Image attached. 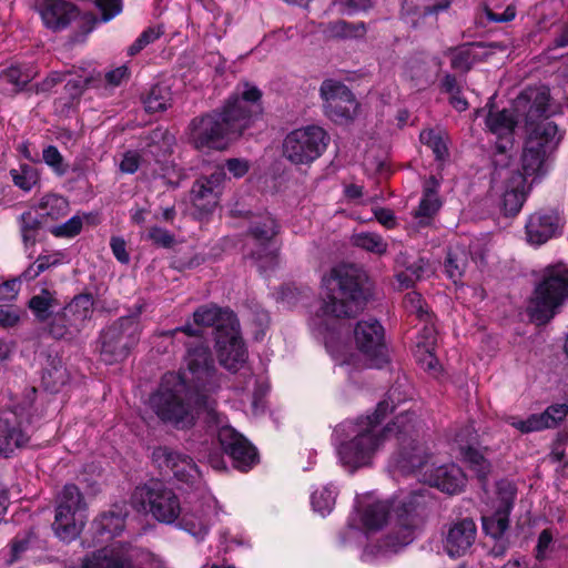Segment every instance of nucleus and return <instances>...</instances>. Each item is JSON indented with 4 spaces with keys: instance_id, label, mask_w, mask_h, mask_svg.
<instances>
[{
    "instance_id": "nucleus-46",
    "label": "nucleus",
    "mask_w": 568,
    "mask_h": 568,
    "mask_svg": "<svg viewBox=\"0 0 568 568\" xmlns=\"http://www.w3.org/2000/svg\"><path fill=\"white\" fill-rule=\"evenodd\" d=\"M404 307L408 313L416 314L418 318L425 321V325L429 326V314L419 293L408 292L404 297Z\"/></svg>"
},
{
    "instance_id": "nucleus-22",
    "label": "nucleus",
    "mask_w": 568,
    "mask_h": 568,
    "mask_svg": "<svg viewBox=\"0 0 568 568\" xmlns=\"http://www.w3.org/2000/svg\"><path fill=\"white\" fill-rule=\"evenodd\" d=\"M525 229L527 243L540 246L562 233L564 219L556 210L538 211L528 217Z\"/></svg>"
},
{
    "instance_id": "nucleus-40",
    "label": "nucleus",
    "mask_w": 568,
    "mask_h": 568,
    "mask_svg": "<svg viewBox=\"0 0 568 568\" xmlns=\"http://www.w3.org/2000/svg\"><path fill=\"white\" fill-rule=\"evenodd\" d=\"M420 142L428 146L437 160H444L447 155V143L442 130H424L419 135Z\"/></svg>"
},
{
    "instance_id": "nucleus-43",
    "label": "nucleus",
    "mask_w": 568,
    "mask_h": 568,
    "mask_svg": "<svg viewBox=\"0 0 568 568\" xmlns=\"http://www.w3.org/2000/svg\"><path fill=\"white\" fill-rule=\"evenodd\" d=\"M427 263L424 258H419L409 265L405 271L396 275L397 282L400 287L408 288L415 284L416 281L422 278L426 272Z\"/></svg>"
},
{
    "instance_id": "nucleus-7",
    "label": "nucleus",
    "mask_w": 568,
    "mask_h": 568,
    "mask_svg": "<svg viewBox=\"0 0 568 568\" xmlns=\"http://www.w3.org/2000/svg\"><path fill=\"white\" fill-rule=\"evenodd\" d=\"M566 298H568V266L562 262L548 265L542 271L541 281L530 301V314L536 321H548Z\"/></svg>"
},
{
    "instance_id": "nucleus-4",
    "label": "nucleus",
    "mask_w": 568,
    "mask_h": 568,
    "mask_svg": "<svg viewBox=\"0 0 568 568\" xmlns=\"http://www.w3.org/2000/svg\"><path fill=\"white\" fill-rule=\"evenodd\" d=\"M428 500L425 489L400 491L390 500H379L371 493L358 496L347 532H355L354 525L365 530L361 560L382 562L412 544Z\"/></svg>"
},
{
    "instance_id": "nucleus-24",
    "label": "nucleus",
    "mask_w": 568,
    "mask_h": 568,
    "mask_svg": "<svg viewBox=\"0 0 568 568\" xmlns=\"http://www.w3.org/2000/svg\"><path fill=\"white\" fill-rule=\"evenodd\" d=\"M477 433L473 425L466 426L458 432L454 438V445L459 452V455L469 467L477 474L479 478H484L490 468L488 460L476 448L478 444Z\"/></svg>"
},
{
    "instance_id": "nucleus-47",
    "label": "nucleus",
    "mask_w": 568,
    "mask_h": 568,
    "mask_svg": "<svg viewBox=\"0 0 568 568\" xmlns=\"http://www.w3.org/2000/svg\"><path fill=\"white\" fill-rule=\"evenodd\" d=\"M63 258V254L60 252L53 254L41 255L38 257L34 265L30 266L24 272V277L27 280H33L39 274L48 270L49 267L59 264Z\"/></svg>"
},
{
    "instance_id": "nucleus-17",
    "label": "nucleus",
    "mask_w": 568,
    "mask_h": 568,
    "mask_svg": "<svg viewBox=\"0 0 568 568\" xmlns=\"http://www.w3.org/2000/svg\"><path fill=\"white\" fill-rule=\"evenodd\" d=\"M326 115L334 122L351 121L357 113L358 103L349 89L335 80H325L321 85Z\"/></svg>"
},
{
    "instance_id": "nucleus-15",
    "label": "nucleus",
    "mask_w": 568,
    "mask_h": 568,
    "mask_svg": "<svg viewBox=\"0 0 568 568\" xmlns=\"http://www.w3.org/2000/svg\"><path fill=\"white\" fill-rule=\"evenodd\" d=\"M513 109L524 125L549 120L560 111L559 106L551 101L549 89L545 85L523 90L514 100Z\"/></svg>"
},
{
    "instance_id": "nucleus-8",
    "label": "nucleus",
    "mask_w": 568,
    "mask_h": 568,
    "mask_svg": "<svg viewBox=\"0 0 568 568\" xmlns=\"http://www.w3.org/2000/svg\"><path fill=\"white\" fill-rule=\"evenodd\" d=\"M222 511V507L210 489L203 488L190 494L185 507L181 509L176 526L197 541H202Z\"/></svg>"
},
{
    "instance_id": "nucleus-58",
    "label": "nucleus",
    "mask_w": 568,
    "mask_h": 568,
    "mask_svg": "<svg viewBox=\"0 0 568 568\" xmlns=\"http://www.w3.org/2000/svg\"><path fill=\"white\" fill-rule=\"evenodd\" d=\"M129 77V69L126 65H120L105 73V81L111 87H118L121 82Z\"/></svg>"
},
{
    "instance_id": "nucleus-25",
    "label": "nucleus",
    "mask_w": 568,
    "mask_h": 568,
    "mask_svg": "<svg viewBox=\"0 0 568 568\" xmlns=\"http://www.w3.org/2000/svg\"><path fill=\"white\" fill-rule=\"evenodd\" d=\"M477 527L473 519L465 518L450 526L444 539V549L452 558L467 554L476 540Z\"/></svg>"
},
{
    "instance_id": "nucleus-30",
    "label": "nucleus",
    "mask_w": 568,
    "mask_h": 568,
    "mask_svg": "<svg viewBox=\"0 0 568 568\" xmlns=\"http://www.w3.org/2000/svg\"><path fill=\"white\" fill-rule=\"evenodd\" d=\"M93 313V300L90 295L75 296L62 311L60 320H68L73 332H80Z\"/></svg>"
},
{
    "instance_id": "nucleus-33",
    "label": "nucleus",
    "mask_w": 568,
    "mask_h": 568,
    "mask_svg": "<svg viewBox=\"0 0 568 568\" xmlns=\"http://www.w3.org/2000/svg\"><path fill=\"white\" fill-rule=\"evenodd\" d=\"M58 306L59 303L54 293L48 290H42L40 294L34 295L29 302L31 312L41 322L49 320Z\"/></svg>"
},
{
    "instance_id": "nucleus-11",
    "label": "nucleus",
    "mask_w": 568,
    "mask_h": 568,
    "mask_svg": "<svg viewBox=\"0 0 568 568\" xmlns=\"http://www.w3.org/2000/svg\"><path fill=\"white\" fill-rule=\"evenodd\" d=\"M329 136L318 125H306L291 131L283 141V155L294 165H310L326 150Z\"/></svg>"
},
{
    "instance_id": "nucleus-29",
    "label": "nucleus",
    "mask_w": 568,
    "mask_h": 568,
    "mask_svg": "<svg viewBox=\"0 0 568 568\" xmlns=\"http://www.w3.org/2000/svg\"><path fill=\"white\" fill-rule=\"evenodd\" d=\"M440 205L442 202L438 196V182L435 178H430L424 186L423 196L414 213L417 226L423 227L428 225Z\"/></svg>"
},
{
    "instance_id": "nucleus-50",
    "label": "nucleus",
    "mask_w": 568,
    "mask_h": 568,
    "mask_svg": "<svg viewBox=\"0 0 568 568\" xmlns=\"http://www.w3.org/2000/svg\"><path fill=\"white\" fill-rule=\"evenodd\" d=\"M43 161L50 166L53 172L58 175H63L67 172V165L63 162V156L60 151L53 146L49 145L43 150Z\"/></svg>"
},
{
    "instance_id": "nucleus-48",
    "label": "nucleus",
    "mask_w": 568,
    "mask_h": 568,
    "mask_svg": "<svg viewBox=\"0 0 568 568\" xmlns=\"http://www.w3.org/2000/svg\"><path fill=\"white\" fill-rule=\"evenodd\" d=\"M244 393H252V410L254 414L263 410V396L266 393V388L263 385L257 384L254 376L250 375L245 381V386L242 388Z\"/></svg>"
},
{
    "instance_id": "nucleus-23",
    "label": "nucleus",
    "mask_w": 568,
    "mask_h": 568,
    "mask_svg": "<svg viewBox=\"0 0 568 568\" xmlns=\"http://www.w3.org/2000/svg\"><path fill=\"white\" fill-rule=\"evenodd\" d=\"M225 180L226 174L223 168H216L211 175L197 179L191 190L194 206L205 213L215 209Z\"/></svg>"
},
{
    "instance_id": "nucleus-9",
    "label": "nucleus",
    "mask_w": 568,
    "mask_h": 568,
    "mask_svg": "<svg viewBox=\"0 0 568 568\" xmlns=\"http://www.w3.org/2000/svg\"><path fill=\"white\" fill-rule=\"evenodd\" d=\"M131 504L136 510L150 514L155 520L166 525L176 523L182 509L176 494L155 480L138 486L132 494Z\"/></svg>"
},
{
    "instance_id": "nucleus-57",
    "label": "nucleus",
    "mask_w": 568,
    "mask_h": 568,
    "mask_svg": "<svg viewBox=\"0 0 568 568\" xmlns=\"http://www.w3.org/2000/svg\"><path fill=\"white\" fill-rule=\"evenodd\" d=\"M149 239L152 240L155 244L161 245L163 247H169L173 244V236L169 231L161 227H152L149 231Z\"/></svg>"
},
{
    "instance_id": "nucleus-14",
    "label": "nucleus",
    "mask_w": 568,
    "mask_h": 568,
    "mask_svg": "<svg viewBox=\"0 0 568 568\" xmlns=\"http://www.w3.org/2000/svg\"><path fill=\"white\" fill-rule=\"evenodd\" d=\"M515 485L506 479L499 480L494 495L486 503L481 514L483 530L494 539L501 538L509 528V516L516 499Z\"/></svg>"
},
{
    "instance_id": "nucleus-55",
    "label": "nucleus",
    "mask_w": 568,
    "mask_h": 568,
    "mask_svg": "<svg viewBox=\"0 0 568 568\" xmlns=\"http://www.w3.org/2000/svg\"><path fill=\"white\" fill-rule=\"evenodd\" d=\"M102 13V21L106 22L119 14L122 10L121 0H95Z\"/></svg>"
},
{
    "instance_id": "nucleus-51",
    "label": "nucleus",
    "mask_w": 568,
    "mask_h": 568,
    "mask_svg": "<svg viewBox=\"0 0 568 568\" xmlns=\"http://www.w3.org/2000/svg\"><path fill=\"white\" fill-rule=\"evenodd\" d=\"M555 550L554 536L549 529H545L540 532L536 546V558L538 560H545L550 558Z\"/></svg>"
},
{
    "instance_id": "nucleus-37",
    "label": "nucleus",
    "mask_w": 568,
    "mask_h": 568,
    "mask_svg": "<svg viewBox=\"0 0 568 568\" xmlns=\"http://www.w3.org/2000/svg\"><path fill=\"white\" fill-rule=\"evenodd\" d=\"M352 242L356 247L376 255L385 254L388 247L387 242L374 232L356 233L353 235Z\"/></svg>"
},
{
    "instance_id": "nucleus-5",
    "label": "nucleus",
    "mask_w": 568,
    "mask_h": 568,
    "mask_svg": "<svg viewBox=\"0 0 568 568\" xmlns=\"http://www.w3.org/2000/svg\"><path fill=\"white\" fill-rule=\"evenodd\" d=\"M261 91L250 83L236 89L221 113L195 118L189 125V141L200 151L225 150L261 112Z\"/></svg>"
},
{
    "instance_id": "nucleus-21",
    "label": "nucleus",
    "mask_w": 568,
    "mask_h": 568,
    "mask_svg": "<svg viewBox=\"0 0 568 568\" xmlns=\"http://www.w3.org/2000/svg\"><path fill=\"white\" fill-rule=\"evenodd\" d=\"M136 550L124 544H112L85 556L79 565L65 568H133Z\"/></svg>"
},
{
    "instance_id": "nucleus-18",
    "label": "nucleus",
    "mask_w": 568,
    "mask_h": 568,
    "mask_svg": "<svg viewBox=\"0 0 568 568\" xmlns=\"http://www.w3.org/2000/svg\"><path fill=\"white\" fill-rule=\"evenodd\" d=\"M528 175L520 172H511L508 169L496 170L493 175L494 189L501 191L503 205L506 214H517L527 197L529 186Z\"/></svg>"
},
{
    "instance_id": "nucleus-36",
    "label": "nucleus",
    "mask_w": 568,
    "mask_h": 568,
    "mask_svg": "<svg viewBox=\"0 0 568 568\" xmlns=\"http://www.w3.org/2000/svg\"><path fill=\"white\" fill-rule=\"evenodd\" d=\"M40 225L39 219L32 212H24L19 217L20 234L24 245L26 252L31 256L30 250L37 242L38 229Z\"/></svg>"
},
{
    "instance_id": "nucleus-64",
    "label": "nucleus",
    "mask_w": 568,
    "mask_h": 568,
    "mask_svg": "<svg viewBox=\"0 0 568 568\" xmlns=\"http://www.w3.org/2000/svg\"><path fill=\"white\" fill-rule=\"evenodd\" d=\"M486 12L488 19L494 22H508L516 17V10L510 6L507 7L503 13H495L489 9H487Z\"/></svg>"
},
{
    "instance_id": "nucleus-39",
    "label": "nucleus",
    "mask_w": 568,
    "mask_h": 568,
    "mask_svg": "<svg viewBox=\"0 0 568 568\" xmlns=\"http://www.w3.org/2000/svg\"><path fill=\"white\" fill-rule=\"evenodd\" d=\"M39 209L43 211V216L55 221L68 214L69 203L62 196L48 194L41 199Z\"/></svg>"
},
{
    "instance_id": "nucleus-32",
    "label": "nucleus",
    "mask_w": 568,
    "mask_h": 568,
    "mask_svg": "<svg viewBox=\"0 0 568 568\" xmlns=\"http://www.w3.org/2000/svg\"><path fill=\"white\" fill-rule=\"evenodd\" d=\"M567 413L568 406L566 404H555L540 414H531L525 418L526 432L528 434L555 427L566 417Z\"/></svg>"
},
{
    "instance_id": "nucleus-16",
    "label": "nucleus",
    "mask_w": 568,
    "mask_h": 568,
    "mask_svg": "<svg viewBox=\"0 0 568 568\" xmlns=\"http://www.w3.org/2000/svg\"><path fill=\"white\" fill-rule=\"evenodd\" d=\"M153 463L165 473H172L180 481L200 491L207 488L202 481L201 473L193 459L169 447H158L152 453Z\"/></svg>"
},
{
    "instance_id": "nucleus-44",
    "label": "nucleus",
    "mask_w": 568,
    "mask_h": 568,
    "mask_svg": "<svg viewBox=\"0 0 568 568\" xmlns=\"http://www.w3.org/2000/svg\"><path fill=\"white\" fill-rule=\"evenodd\" d=\"M33 77L34 73L31 70H22L18 65H12L1 74V80L12 84L17 91L27 85Z\"/></svg>"
},
{
    "instance_id": "nucleus-62",
    "label": "nucleus",
    "mask_w": 568,
    "mask_h": 568,
    "mask_svg": "<svg viewBox=\"0 0 568 568\" xmlns=\"http://www.w3.org/2000/svg\"><path fill=\"white\" fill-rule=\"evenodd\" d=\"M20 288L18 280L7 281L0 284V301H12L16 298Z\"/></svg>"
},
{
    "instance_id": "nucleus-20",
    "label": "nucleus",
    "mask_w": 568,
    "mask_h": 568,
    "mask_svg": "<svg viewBox=\"0 0 568 568\" xmlns=\"http://www.w3.org/2000/svg\"><path fill=\"white\" fill-rule=\"evenodd\" d=\"M152 143L149 144L148 149L142 153L138 151H128L123 154L120 161L119 169L122 173L133 174L135 173L144 162L146 158L152 155L156 162L161 161V158H165L172 152L174 138L165 130H154L151 135Z\"/></svg>"
},
{
    "instance_id": "nucleus-31",
    "label": "nucleus",
    "mask_w": 568,
    "mask_h": 568,
    "mask_svg": "<svg viewBox=\"0 0 568 568\" xmlns=\"http://www.w3.org/2000/svg\"><path fill=\"white\" fill-rule=\"evenodd\" d=\"M436 333L433 326L425 325L423 333L418 336L414 355L419 365L432 373H437L439 368L438 361L434 355L436 345Z\"/></svg>"
},
{
    "instance_id": "nucleus-49",
    "label": "nucleus",
    "mask_w": 568,
    "mask_h": 568,
    "mask_svg": "<svg viewBox=\"0 0 568 568\" xmlns=\"http://www.w3.org/2000/svg\"><path fill=\"white\" fill-rule=\"evenodd\" d=\"M82 226L83 217L74 215L67 222L52 226L50 233L55 237H73L81 232Z\"/></svg>"
},
{
    "instance_id": "nucleus-2",
    "label": "nucleus",
    "mask_w": 568,
    "mask_h": 568,
    "mask_svg": "<svg viewBox=\"0 0 568 568\" xmlns=\"http://www.w3.org/2000/svg\"><path fill=\"white\" fill-rule=\"evenodd\" d=\"M394 395L395 390L390 392L372 415L345 419L334 428L332 440L339 465L348 473L371 466L385 440L394 436L402 439V448L390 462L395 469L417 474L429 486L449 495L463 491L467 478L462 468L454 463L436 466L428 446L413 437L419 425L415 412L402 409L392 423L381 427L387 413L397 408Z\"/></svg>"
},
{
    "instance_id": "nucleus-3",
    "label": "nucleus",
    "mask_w": 568,
    "mask_h": 568,
    "mask_svg": "<svg viewBox=\"0 0 568 568\" xmlns=\"http://www.w3.org/2000/svg\"><path fill=\"white\" fill-rule=\"evenodd\" d=\"M365 274L354 265H338L322 278L323 302L310 317L315 338L323 342L333 361L355 368L382 367L387 363L384 328L373 318L359 321L354 328L356 352L344 342L348 329L344 320L356 315L365 303Z\"/></svg>"
},
{
    "instance_id": "nucleus-28",
    "label": "nucleus",
    "mask_w": 568,
    "mask_h": 568,
    "mask_svg": "<svg viewBox=\"0 0 568 568\" xmlns=\"http://www.w3.org/2000/svg\"><path fill=\"white\" fill-rule=\"evenodd\" d=\"M125 516L126 511L115 506L95 518L92 527L97 534V542H106L120 535L124 529Z\"/></svg>"
},
{
    "instance_id": "nucleus-53",
    "label": "nucleus",
    "mask_w": 568,
    "mask_h": 568,
    "mask_svg": "<svg viewBox=\"0 0 568 568\" xmlns=\"http://www.w3.org/2000/svg\"><path fill=\"white\" fill-rule=\"evenodd\" d=\"M67 379V371L62 366H54L52 371H45L42 376L44 386L51 390H57L60 386L64 385Z\"/></svg>"
},
{
    "instance_id": "nucleus-61",
    "label": "nucleus",
    "mask_w": 568,
    "mask_h": 568,
    "mask_svg": "<svg viewBox=\"0 0 568 568\" xmlns=\"http://www.w3.org/2000/svg\"><path fill=\"white\" fill-rule=\"evenodd\" d=\"M341 4L343 6L342 12L346 14H352L354 12L366 10L372 7V0H342Z\"/></svg>"
},
{
    "instance_id": "nucleus-60",
    "label": "nucleus",
    "mask_w": 568,
    "mask_h": 568,
    "mask_svg": "<svg viewBox=\"0 0 568 568\" xmlns=\"http://www.w3.org/2000/svg\"><path fill=\"white\" fill-rule=\"evenodd\" d=\"M110 245H111L113 255L115 256V258L119 262H121L123 264L129 263L130 256H129V253L126 252L125 241L123 239L112 237Z\"/></svg>"
},
{
    "instance_id": "nucleus-1",
    "label": "nucleus",
    "mask_w": 568,
    "mask_h": 568,
    "mask_svg": "<svg viewBox=\"0 0 568 568\" xmlns=\"http://www.w3.org/2000/svg\"><path fill=\"white\" fill-rule=\"evenodd\" d=\"M193 325L168 332L175 336H187L185 356L186 375L168 373L162 377L159 389L150 397L154 413L164 422L184 428L193 424L195 416L205 419L217 430L223 450L230 456L233 466L241 471L251 469L258 460L257 453L246 438L232 428L225 417L207 400L193 399L191 384L197 387L212 376L213 359L209 346L203 341L204 331L212 328L215 335L220 364L229 371H237L245 363L246 352L239 332V323L233 312L209 305L199 307L193 314Z\"/></svg>"
},
{
    "instance_id": "nucleus-12",
    "label": "nucleus",
    "mask_w": 568,
    "mask_h": 568,
    "mask_svg": "<svg viewBox=\"0 0 568 568\" xmlns=\"http://www.w3.org/2000/svg\"><path fill=\"white\" fill-rule=\"evenodd\" d=\"M141 326L136 317H121L100 336V356L106 364L125 359L140 339Z\"/></svg>"
},
{
    "instance_id": "nucleus-10",
    "label": "nucleus",
    "mask_w": 568,
    "mask_h": 568,
    "mask_svg": "<svg viewBox=\"0 0 568 568\" xmlns=\"http://www.w3.org/2000/svg\"><path fill=\"white\" fill-rule=\"evenodd\" d=\"M87 518V504L81 491L72 484L65 485L58 496L52 524L54 534L63 541H71L80 535Z\"/></svg>"
},
{
    "instance_id": "nucleus-41",
    "label": "nucleus",
    "mask_w": 568,
    "mask_h": 568,
    "mask_svg": "<svg viewBox=\"0 0 568 568\" xmlns=\"http://www.w3.org/2000/svg\"><path fill=\"white\" fill-rule=\"evenodd\" d=\"M467 262V254L464 250L456 247L452 248L445 262V272L447 276L455 283L459 280L464 273Z\"/></svg>"
},
{
    "instance_id": "nucleus-42",
    "label": "nucleus",
    "mask_w": 568,
    "mask_h": 568,
    "mask_svg": "<svg viewBox=\"0 0 568 568\" xmlns=\"http://www.w3.org/2000/svg\"><path fill=\"white\" fill-rule=\"evenodd\" d=\"M10 175L14 185L23 191H30L39 180L37 170L28 164L20 165L18 170H11Z\"/></svg>"
},
{
    "instance_id": "nucleus-26",
    "label": "nucleus",
    "mask_w": 568,
    "mask_h": 568,
    "mask_svg": "<svg viewBox=\"0 0 568 568\" xmlns=\"http://www.w3.org/2000/svg\"><path fill=\"white\" fill-rule=\"evenodd\" d=\"M37 7L44 26L59 31L78 16L77 8L65 0H37Z\"/></svg>"
},
{
    "instance_id": "nucleus-34",
    "label": "nucleus",
    "mask_w": 568,
    "mask_h": 568,
    "mask_svg": "<svg viewBox=\"0 0 568 568\" xmlns=\"http://www.w3.org/2000/svg\"><path fill=\"white\" fill-rule=\"evenodd\" d=\"M337 488L333 485H325L314 490L311 495L313 510L321 516L328 515L335 505Z\"/></svg>"
},
{
    "instance_id": "nucleus-19",
    "label": "nucleus",
    "mask_w": 568,
    "mask_h": 568,
    "mask_svg": "<svg viewBox=\"0 0 568 568\" xmlns=\"http://www.w3.org/2000/svg\"><path fill=\"white\" fill-rule=\"evenodd\" d=\"M277 223L270 213L252 214L250 216V235L262 247V253L254 255L261 271H266L276 264V248L271 244V240L277 233Z\"/></svg>"
},
{
    "instance_id": "nucleus-56",
    "label": "nucleus",
    "mask_w": 568,
    "mask_h": 568,
    "mask_svg": "<svg viewBox=\"0 0 568 568\" xmlns=\"http://www.w3.org/2000/svg\"><path fill=\"white\" fill-rule=\"evenodd\" d=\"M224 169V166H222ZM226 170L236 179L243 178L250 170V162L245 159H229L225 162Z\"/></svg>"
},
{
    "instance_id": "nucleus-59",
    "label": "nucleus",
    "mask_w": 568,
    "mask_h": 568,
    "mask_svg": "<svg viewBox=\"0 0 568 568\" xmlns=\"http://www.w3.org/2000/svg\"><path fill=\"white\" fill-rule=\"evenodd\" d=\"M19 321V313L12 306L0 305V326L11 327Z\"/></svg>"
},
{
    "instance_id": "nucleus-35",
    "label": "nucleus",
    "mask_w": 568,
    "mask_h": 568,
    "mask_svg": "<svg viewBox=\"0 0 568 568\" xmlns=\"http://www.w3.org/2000/svg\"><path fill=\"white\" fill-rule=\"evenodd\" d=\"M323 33L329 39H353L363 37L365 27L363 23L351 24L346 21L338 20L326 24L323 28Z\"/></svg>"
},
{
    "instance_id": "nucleus-13",
    "label": "nucleus",
    "mask_w": 568,
    "mask_h": 568,
    "mask_svg": "<svg viewBox=\"0 0 568 568\" xmlns=\"http://www.w3.org/2000/svg\"><path fill=\"white\" fill-rule=\"evenodd\" d=\"M36 388L28 393V400L22 405H13L0 415V455L9 457L17 448L23 447L30 438V407Z\"/></svg>"
},
{
    "instance_id": "nucleus-54",
    "label": "nucleus",
    "mask_w": 568,
    "mask_h": 568,
    "mask_svg": "<svg viewBox=\"0 0 568 568\" xmlns=\"http://www.w3.org/2000/svg\"><path fill=\"white\" fill-rule=\"evenodd\" d=\"M61 313L57 314L49 326V333L54 338H73L78 332H73L68 320H60Z\"/></svg>"
},
{
    "instance_id": "nucleus-27",
    "label": "nucleus",
    "mask_w": 568,
    "mask_h": 568,
    "mask_svg": "<svg viewBox=\"0 0 568 568\" xmlns=\"http://www.w3.org/2000/svg\"><path fill=\"white\" fill-rule=\"evenodd\" d=\"M520 120L517 118L514 109L503 111H489L486 118L488 130L495 134L500 141L497 142V149L500 153L507 151L513 144V132Z\"/></svg>"
},
{
    "instance_id": "nucleus-63",
    "label": "nucleus",
    "mask_w": 568,
    "mask_h": 568,
    "mask_svg": "<svg viewBox=\"0 0 568 568\" xmlns=\"http://www.w3.org/2000/svg\"><path fill=\"white\" fill-rule=\"evenodd\" d=\"M374 215L378 223L386 229H394L396 226V217L392 210L378 207L374 210Z\"/></svg>"
},
{
    "instance_id": "nucleus-6",
    "label": "nucleus",
    "mask_w": 568,
    "mask_h": 568,
    "mask_svg": "<svg viewBox=\"0 0 568 568\" xmlns=\"http://www.w3.org/2000/svg\"><path fill=\"white\" fill-rule=\"evenodd\" d=\"M526 139L521 154V169L537 180L544 176L565 136V130L550 120L525 125Z\"/></svg>"
},
{
    "instance_id": "nucleus-38",
    "label": "nucleus",
    "mask_w": 568,
    "mask_h": 568,
    "mask_svg": "<svg viewBox=\"0 0 568 568\" xmlns=\"http://www.w3.org/2000/svg\"><path fill=\"white\" fill-rule=\"evenodd\" d=\"M172 102V93L166 85H154L144 100L148 112H161L166 110Z\"/></svg>"
},
{
    "instance_id": "nucleus-52",
    "label": "nucleus",
    "mask_w": 568,
    "mask_h": 568,
    "mask_svg": "<svg viewBox=\"0 0 568 568\" xmlns=\"http://www.w3.org/2000/svg\"><path fill=\"white\" fill-rule=\"evenodd\" d=\"M448 7V2H446L443 6H422L412 8L408 0L404 1L403 4V12L406 19H409L412 16L410 22L413 24H416V20L414 19L415 16L417 17H426L428 14H433L435 12H438L439 10H445Z\"/></svg>"
},
{
    "instance_id": "nucleus-45",
    "label": "nucleus",
    "mask_w": 568,
    "mask_h": 568,
    "mask_svg": "<svg viewBox=\"0 0 568 568\" xmlns=\"http://www.w3.org/2000/svg\"><path fill=\"white\" fill-rule=\"evenodd\" d=\"M476 54L474 53L473 48L470 47H460L454 49L450 52V64L452 68L465 72L470 69L474 63Z\"/></svg>"
}]
</instances>
